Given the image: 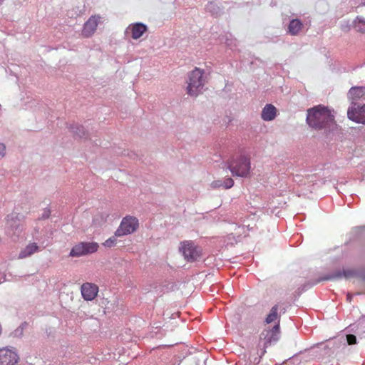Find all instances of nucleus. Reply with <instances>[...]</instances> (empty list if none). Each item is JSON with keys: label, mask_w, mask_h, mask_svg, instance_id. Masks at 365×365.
<instances>
[{"label": "nucleus", "mask_w": 365, "mask_h": 365, "mask_svg": "<svg viewBox=\"0 0 365 365\" xmlns=\"http://www.w3.org/2000/svg\"><path fill=\"white\" fill-rule=\"evenodd\" d=\"M303 24L297 19H292L288 26V32L292 36L297 35L302 29Z\"/></svg>", "instance_id": "obj_16"}, {"label": "nucleus", "mask_w": 365, "mask_h": 365, "mask_svg": "<svg viewBox=\"0 0 365 365\" xmlns=\"http://www.w3.org/2000/svg\"><path fill=\"white\" fill-rule=\"evenodd\" d=\"M2 334V327H1V324H0V336Z\"/></svg>", "instance_id": "obj_28"}, {"label": "nucleus", "mask_w": 365, "mask_h": 365, "mask_svg": "<svg viewBox=\"0 0 365 365\" xmlns=\"http://www.w3.org/2000/svg\"><path fill=\"white\" fill-rule=\"evenodd\" d=\"M50 215H51L50 210L49 209L45 210L44 212H43V214L42 215V218L43 219H47V218L49 217Z\"/></svg>", "instance_id": "obj_26"}, {"label": "nucleus", "mask_w": 365, "mask_h": 365, "mask_svg": "<svg viewBox=\"0 0 365 365\" xmlns=\"http://www.w3.org/2000/svg\"><path fill=\"white\" fill-rule=\"evenodd\" d=\"M277 312H278V306L274 305L272 308L270 313L267 315V317L265 319L266 323L270 324V323L273 322L274 321H275L278 318Z\"/></svg>", "instance_id": "obj_19"}, {"label": "nucleus", "mask_w": 365, "mask_h": 365, "mask_svg": "<svg viewBox=\"0 0 365 365\" xmlns=\"http://www.w3.org/2000/svg\"><path fill=\"white\" fill-rule=\"evenodd\" d=\"M234 185V180L231 178L225 179L223 182V188L230 189Z\"/></svg>", "instance_id": "obj_21"}, {"label": "nucleus", "mask_w": 365, "mask_h": 365, "mask_svg": "<svg viewBox=\"0 0 365 365\" xmlns=\"http://www.w3.org/2000/svg\"><path fill=\"white\" fill-rule=\"evenodd\" d=\"M147 30L148 27L146 25L142 23H135L128 26L126 29V34H130V36L133 39H138L147 31Z\"/></svg>", "instance_id": "obj_13"}, {"label": "nucleus", "mask_w": 365, "mask_h": 365, "mask_svg": "<svg viewBox=\"0 0 365 365\" xmlns=\"http://www.w3.org/2000/svg\"><path fill=\"white\" fill-rule=\"evenodd\" d=\"M210 186L213 189H217V188H220V187H223V182L222 180H214L210 184Z\"/></svg>", "instance_id": "obj_23"}, {"label": "nucleus", "mask_w": 365, "mask_h": 365, "mask_svg": "<svg viewBox=\"0 0 365 365\" xmlns=\"http://www.w3.org/2000/svg\"><path fill=\"white\" fill-rule=\"evenodd\" d=\"M279 335V324L278 323L272 329H264L260 334V339L264 341V345L277 341Z\"/></svg>", "instance_id": "obj_11"}, {"label": "nucleus", "mask_w": 365, "mask_h": 365, "mask_svg": "<svg viewBox=\"0 0 365 365\" xmlns=\"http://www.w3.org/2000/svg\"><path fill=\"white\" fill-rule=\"evenodd\" d=\"M23 218L21 215L16 212H12L6 216V234L9 237L16 240L24 233L25 225Z\"/></svg>", "instance_id": "obj_2"}, {"label": "nucleus", "mask_w": 365, "mask_h": 365, "mask_svg": "<svg viewBox=\"0 0 365 365\" xmlns=\"http://www.w3.org/2000/svg\"><path fill=\"white\" fill-rule=\"evenodd\" d=\"M99 246L97 242H79L74 245L69 253L71 257H79L97 252Z\"/></svg>", "instance_id": "obj_6"}, {"label": "nucleus", "mask_w": 365, "mask_h": 365, "mask_svg": "<svg viewBox=\"0 0 365 365\" xmlns=\"http://www.w3.org/2000/svg\"><path fill=\"white\" fill-rule=\"evenodd\" d=\"M359 6H365V0H359V5H358V7Z\"/></svg>", "instance_id": "obj_27"}, {"label": "nucleus", "mask_w": 365, "mask_h": 365, "mask_svg": "<svg viewBox=\"0 0 365 365\" xmlns=\"http://www.w3.org/2000/svg\"><path fill=\"white\" fill-rule=\"evenodd\" d=\"M277 110L272 104H267L262 110L261 117L265 121H271L277 116Z\"/></svg>", "instance_id": "obj_15"}, {"label": "nucleus", "mask_w": 365, "mask_h": 365, "mask_svg": "<svg viewBox=\"0 0 365 365\" xmlns=\"http://www.w3.org/2000/svg\"><path fill=\"white\" fill-rule=\"evenodd\" d=\"M19 359L16 349L8 346L0 349V365H15Z\"/></svg>", "instance_id": "obj_8"}, {"label": "nucleus", "mask_w": 365, "mask_h": 365, "mask_svg": "<svg viewBox=\"0 0 365 365\" xmlns=\"http://www.w3.org/2000/svg\"><path fill=\"white\" fill-rule=\"evenodd\" d=\"M354 28L357 31L365 33V19L361 16H357L354 21Z\"/></svg>", "instance_id": "obj_18"}, {"label": "nucleus", "mask_w": 365, "mask_h": 365, "mask_svg": "<svg viewBox=\"0 0 365 365\" xmlns=\"http://www.w3.org/2000/svg\"><path fill=\"white\" fill-rule=\"evenodd\" d=\"M41 250L36 242H29L24 248H23L19 254V259H25L31 257L34 254L40 252Z\"/></svg>", "instance_id": "obj_14"}, {"label": "nucleus", "mask_w": 365, "mask_h": 365, "mask_svg": "<svg viewBox=\"0 0 365 365\" xmlns=\"http://www.w3.org/2000/svg\"><path fill=\"white\" fill-rule=\"evenodd\" d=\"M115 243H116L115 237H110L109 239H108L107 240H106L105 242L103 243V245L106 247H111L113 245H115Z\"/></svg>", "instance_id": "obj_22"}, {"label": "nucleus", "mask_w": 365, "mask_h": 365, "mask_svg": "<svg viewBox=\"0 0 365 365\" xmlns=\"http://www.w3.org/2000/svg\"><path fill=\"white\" fill-rule=\"evenodd\" d=\"M346 340L349 345H353L356 343V337L354 334H348Z\"/></svg>", "instance_id": "obj_24"}, {"label": "nucleus", "mask_w": 365, "mask_h": 365, "mask_svg": "<svg viewBox=\"0 0 365 365\" xmlns=\"http://www.w3.org/2000/svg\"><path fill=\"white\" fill-rule=\"evenodd\" d=\"M203 74V71L198 68H195L188 74L186 91L189 96H197L201 93L205 84Z\"/></svg>", "instance_id": "obj_3"}, {"label": "nucleus", "mask_w": 365, "mask_h": 365, "mask_svg": "<svg viewBox=\"0 0 365 365\" xmlns=\"http://www.w3.org/2000/svg\"><path fill=\"white\" fill-rule=\"evenodd\" d=\"M81 291L82 297L85 300L91 301L97 296L98 287L94 284L86 282L82 284Z\"/></svg>", "instance_id": "obj_12"}, {"label": "nucleus", "mask_w": 365, "mask_h": 365, "mask_svg": "<svg viewBox=\"0 0 365 365\" xmlns=\"http://www.w3.org/2000/svg\"><path fill=\"white\" fill-rule=\"evenodd\" d=\"M180 250L187 261H195L200 255V249L192 241H183L180 243Z\"/></svg>", "instance_id": "obj_7"}, {"label": "nucleus", "mask_w": 365, "mask_h": 365, "mask_svg": "<svg viewBox=\"0 0 365 365\" xmlns=\"http://www.w3.org/2000/svg\"><path fill=\"white\" fill-rule=\"evenodd\" d=\"M227 164L228 168L234 175L246 177L250 173V160L245 155H240L234 157Z\"/></svg>", "instance_id": "obj_4"}, {"label": "nucleus", "mask_w": 365, "mask_h": 365, "mask_svg": "<svg viewBox=\"0 0 365 365\" xmlns=\"http://www.w3.org/2000/svg\"><path fill=\"white\" fill-rule=\"evenodd\" d=\"M356 274V272L353 270H344L343 273L338 272L336 274V277H341V276H344L345 278H350L354 277Z\"/></svg>", "instance_id": "obj_20"}, {"label": "nucleus", "mask_w": 365, "mask_h": 365, "mask_svg": "<svg viewBox=\"0 0 365 365\" xmlns=\"http://www.w3.org/2000/svg\"><path fill=\"white\" fill-rule=\"evenodd\" d=\"M6 155V146L4 144L0 143V160Z\"/></svg>", "instance_id": "obj_25"}, {"label": "nucleus", "mask_w": 365, "mask_h": 365, "mask_svg": "<svg viewBox=\"0 0 365 365\" xmlns=\"http://www.w3.org/2000/svg\"><path fill=\"white\" fill-rule=\"evenodd\" d=\"M348 118L357 123L365 124V105L351 103L347 111Z\"/></svg>", "instance_id": "obj_9"}, {"label": "nucleus", "mask_w": 365, "mask_h": 365, "mask_svg": "<svg viewBox=\"0 0 365 365\" xmlns=\"http://www.w3.org/2000/svg\"><path fill=\"white\" fill-rule=\"evenodd\" d=\"M347 299L351 301V295L349 294H347Z\"/></svg>", "instance_id": "obj_29"}, {"label": "nucleus", "mask_w": 365, "mask_h": 365, "mask_svg": "<svg viewBox=\"0 0 365 365\" xmlns=\"http://www.w3.org/2000/svg\"><path fill=\"white\" fill-rule=\"evenodd\" d=\"M138 220L133 216H126L122 220L119 227L115 232V237H122L133 233L138 228Z\"/></svg>", "instance_id": "obj_5"}, {"label": "nucleus", "mask_w": 365, "mask_h": 365, "mask_svg": "<svg viewBox=\"0 0 365 365\" xmlns=\"http://www.w3.org/2000/svg\"><path fill=\"white\" fill-rule=\"evenodd\" d=\"M365 95L364 87H352L349 91V98L352 101H356L362 98Z\"/></svg>", "instance_id": "obj_17"}, {"label": "nucleus", "mask_w": 365, "mask_h": 365, "mask_svg": "<svg viewBox=\"0 0 365 365\" xmlns=\"http://www.w3.org/2000/svg\"><path fill=\"white\" fill-rule=\"evenodd\" d=\"M101 19L98 14L91 16L84 24L82 35L86 38L91 37L96 32Z\"/></svg>", "instance_id": "obj_10"}, {"label": "nucleus", "mask_w": 365, "mask_h": 365, "mask_svg": "<svg viewBox=\"0 0 365 365\" xmlns=\"http://www.w3.org/2000/svg\"><path fill=\"white\" fill-rule=\"evenodd\" d=\"M307 123L317 130L333 129L336 126L334 116L331 110L322 105L307 110Z\"/></svg>", "instance_id": "obj_1"}]
</instances>
